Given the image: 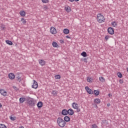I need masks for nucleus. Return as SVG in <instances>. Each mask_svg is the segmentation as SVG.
Returning a JSON list of instances; mask_svg holds the SVG:
<instances>
[{
	"mask_svg": "<svg viewBox=\"0 0 128 128\" xmlns=\"http://www.w3.org/2000/svg\"><path fill=\"white\" fill-rule=\"evenodd\" d=\"M57 124L60 128H64L66 122L62 118H58L57 119Z\"/></svg>",
	"mask_w": 128,
	"mask_h": 128,
	"instance_id": "nucleus-1",
	"label": "nucleus"
},
{
	"mask_svg": "<svg viewBox=\"0 0 128 128\" xmlns=\"http://www.w3.org/2000/svg\"><path fill=\"white\" fill-rule=\"evenodd\" d=\"M104 16L101 14H98L97 15V20L98 22H100V24H102V22H104Z\"/></svg>",
	"mask_w": 128,
	"mask_h": 128,
	"instance_id": "nucleus-2",
	"label": "nucleus"
},
{
	"mask_svg": "<svg viewBox=\"0 0 128 128\" xmlns=\"http://www.w3.org/2000/svg\"><path fill=\"white\" fill-rule=\"evenodd\" d=\"M28 104L30 106H36V100L32 98L28 100Z\"/></svg>",
	"mask_w": 128,
	"mask_h": 128,
	"instance_id": "nucleus-3",
	"label": "nucleus"
},
{
	"mask_svg": "<svg viewBox=\"0 0 128 128\" xmlns=\"http://www.w3.org/2000/svg\"><path fill=\"white\" fill-rule=\"evenodd\" d=\"M72 106L73 108L76 110L77 112H80V109L78 108V104L76 102H73L72 104Z\"/></svg>",
	"mask_w": 128,
	"mask_h": 128,
	"instance_id": "nucleus-4",
	"label": "nucleus"
},
{
	"mask_svg": "<svg viewBox=\"0 0 128 128\" xmlns=\"http://www.w3.org/2000/svg\"><path fill=\"white\" fill-rule=\"evenodd\" d=\"M50 32L52 34H56V28H54L53 26L51 27L50 29Z\"/></svg>",
	"mask_w": 128,
	"mask_h": 128,
	"instance_id": "nucleus-5",
	"label": "nucleus"
},
{
	"mask_svg": "<svg viewBox=\"0 0 128 128\" xmlns=\"http://www.w3.org/2000/svg\"><path fill=\"white\" fill-rule=\"evenodd\" d=\"M108 32L110 34H114V28L112 27H109L108 29Z\"/></svg>",
	"mask_w": 128,
	"mask_h": 128,
	"instance_id": "nucleus-6",
	"label": "nucleus"
},
{
	"mask_svg": "<svg viewBox=\"0 0 128 128\" xmlns=\"http://www.w3.org/2000/svg\"><path fill=\"white\" fill-rule=\"evenodd\" d=\"M85 90H86L87 92L89 94H94L92 90L88 86H86Z\"/></svg>",
	"mask_w": 128,
	"mask_h": 128,
	"instance_id": "nucleus-7",
	"label": "nucleus"
},
{
	"mask_svg": "<svg viewBox=\"0 0 128 128\" xmlns=\"http://www.w3.org/2000/svg\"><path fill=\"white\" fill-rule=\"evenodd\" d=\"M0 94L4 96H6V94H8V92L4 89H1L0 90Z\"/></svg>",
	"mask_w": 128,
	"mask_h": 128,
	"instance_id": "nucleus-8",
	"label": "nucleus"
},
{
	"mask_svg": "<svg viewBox=\"0 0 128 128\" xmlns=\"http://www.w3.org/2000/svg\"><path fill=\"white\" fill-rule=\"evenodd\" d=\"M38 82L34 80V84L32 85V88H38Z\"/></svg>",
	"mask_w": 128,
	"mask_h": 128,
	"instance_id": "nucleus-9",
	"label": "nucleus"
},
{
	"mask_svg": "<svg viewBox=\"0 0 128 128\" xmlns=\"http://www.w3.org/2000/svg\"><path fill=\"white\" fill-rule=\"evenodd\" d=\"M62 116H66L68 114V110L66 109H64L62 110Z\"/></svg>",
	"mask_w": 128,
	"mask_h": 128,
	"instance_id": "nucleus-10",
	"label": "nucleus"
},
{
	"mask_svg": "<svg viewBox=\"0 0 128 128\" xmlns=\"http://www.w3.org/2000/svg\"><path fill=\"white\" fill-rule=\"evenodd\" d=\"M8 78H10V80H14V79L15 76L14 74L12 73H10L8 74Z\"/></svg>",
	"mask_w": 128,
	"mask_h": 128,
	"instance_id": "nucleus-11",
	"label": "nucleus"
},
{
	"mask_svg": "<svg viewBox=\"0 0 128 128\" xmlns=\"http://www.w3.org/2000/svg\"><path fill=\"white\" fill-rule=\"evenodd\" d=\"M68 114H70V116H72L74 112V110L72 108H70L68 110Z\"/></svg>",
	"mask_w": 128,
	"mask_h": 128,
	"instance_id": "nucleus-12",
	"label": "nucleus"
},
{
	"mask_svg": "<svg viewBox=\"0 0 128 128\" xmlns=\"http://www.w3.org/2000/svg\"><path fill=\"white\" fill-rule=\"evenodd\" d=\"M39 63H40V64L41 66H44V64H46V61L42 60H40Z\"/></svg>",
	"mask_w": 128,
	"mask_h": 128,
	"instance_id": "nucleus-13",
	"label": "nucleus"
},
{
	"mask_svg": "<svg viewBox=\"0 0 128 128\" xmlns=\"http://www.w3.org/2000/svg\"><path fill=\"white\" fill-rule=\"evenodd\" d=\"M37 106L38 108H42V102H39L37 104Z\"/></svg>",
	"mask_w": 128,
	"mask_h": 128,
	"instance_id": "nucleus-14",
	"label": "nucleus"
},
{
	"mask_svg": "<svg viewBox=\"0 0 128 128\" xmlns=\"http://www.w3.org/2000/svg\"><path fill=\"white\" fill-rule=\"evenodd\" d=\"M64 120L68 122H70V118L68 116H66L65 117H64Z\"/></svg>",
	"mask_w": 128,
	"mask_h": 128,
	"instance_id": "nucleus-15",
	"label": "nucleus"
},
{
	"mask_svg": "<svg viewBox=\"0 0 128 128\" xmlns=\"http://www.w3.org/2000/svg\"><path fill=\"white\" fill-rule=\"evenodd\" d=\"M24 102H26V98H24V97H22L20 98V104H23Z\"/></svg>",
	"mask_w": 128,
	"mask_h": 128,
	"instance_id": "nucleus-16",
	"label": "nucleus"
},
{
	"mask_svg": "<svg viewBox=\"0 0 128 128\" xmlns=\"http://www.w3.org/2000/svg\"><path fill=\"white\" fill-rule=\"evenodd\" d=\"M111 24L112 26H114V28H116L118 26V22H116L114 21L111 23Z\"/></svg>",
	"mask_w": 128,
	"mask_h": 128,
	"instance_id": "nucleus-17",
	"label": "nucleus"
},
{
	"mask_svg": "<svg viewBox=\"0 0 128 128\" xmlns=\"http://www.w3.org/2000/svg\"><path fill=\"white\" fill-rule=\"evenodd\" d=\"M20 14L21 16H26V12L24 11H20Z\"/></svg>",
	"mask_w": 128,
	"mask_h": 128,
	"instance_id": "nucleus-18",
	"label": "nucleus"
},
{
	"mask_svg": "<svg viewBox=\"0 0 128 128\" xmlns=\"http://www.w3.org/2000/svg\"><path fill=\"white\" fill-rule=\"evenodd\" d=\"M51 94H52L54 96H56L58 94V93L56 92V90H52Z\"/></svg>",
	"mask_w": 128,
	"mask_h": 128,
	"instance_id": "nucleus-19",
	"label": "nucleus"
},
{
	"mask_svg": "<svg viewBox=\"0 0 128 128\" xmlns=\"http://www.w3.org/2000/svg\"><path fill=\"white\" fill-rule=\"evenodd\" d=\"M99 80L102 82H106V80L102 76H100Z\"/></svg>",
	"mask_w": 128,
	"mask_h": 128,
	"instance_id": "nucleus-20",
	"label": "nucleus"
},
{
	"mask_svg": "<svg viewBox=\"0 0 128 128\" xmlns=\"http://www.w3.org/2000/svg\"><path fill=\"white\" fill-rule=\"evenodd\" d=\"M65 10L67 12H70V7L68 6V7H65Z\"/></svg>",
	"mask_w": 128,
	"mask_h": 128,
	"instance_id": "nucleus-21",
	"label": "nucleus"
},
{
	"mask_svg": "<svg viewBox=\"0 0 128 128\" xmlns=\"http://www.w3.org/2000/svg\"><path fill=\"white\" fill-rule=\"evenodd\" d=\"M6 42L7 44H9V46H12V42L10 40H6Z\"/></svg>",
	"mask_w": 128,
	"mask_h": 128,
	"instance_id": "nucleus-22",
	"label": "nucleus"
},
{
	"mask_svg": "<svg viewBox=\"0 0 128 128\" xmlns=\"http://www.w3.org/2000/svg\"><path fill=\"white\" fill-rule=\"evenodd\" d=\"M94 102H96V104H100V100L96 98L94 100Z\"/></svg>",
	"mask_w": 128,
	"mask_h": 128,
	"instance_id": "nucleus-23",
	"label": "nucleus"
},
{
	"mask_svg": "<svg viewBox=\"0 0 128 128\" xmlns=\"http://www.w3.org/2000/svg\"><path fill=\"white\" fill-rule=\"evenodd\" d=\"M63 32L64 34H68L70 32V30H68V29L66 28V29H64Z\"/></svg>",
	"mask_w": 128,
	"mask_h": 128,
	"instance_id": "nucleus-24",
	"label": "nucleus"
},
{
	"mask_svg": "<svg viewBox=\"0 0 128 128\" xmlns=\"http://www.w3.org/2000/svg\"><path fill=\"white\" fill-rule=\"evenodd\" d=\"M81 56H84V58H86V56H88V55L86 54V52H83L82 54H81Z\"/></svg>",
	"mask_w": 128,
	"mask_h": 128,
	"instance_id": "nucleus-25",
	"label": "nucleus"
},
{
	"mask_svg": "<svg viewBox=\"0 0 128 128\" xmlns=\"http://www.w3.org/2000/svg\"><path fill=\"white\" fill-rule=\"evenodd\" d=\"M94 93L95 96H98V94H100V92L96 90H94Z\"/></svg>",
	"mask_w": 128,
	"mask_h": 128,
	"instance_id": "nucleus-26",
	"label": "nucleus"
},
{
	"mask_svg": "<svg viewBox=\"0 0 128 128\" xmlns=\"http://www.w3.org/2000/svg\"><path fill=\"white\" fill-rule=\"evenodd\" d=\"M52 44L54 48H58V43L53 42Z\"/></svg>",
	"mask_w": 128,
	"mask_h": 128,
	"instance_id": "nucleus-27",
	"label": "nucleus"
},
{
	"mask_svg": "<svg viewBox=\"0 0 128 128\" xmlns=\"http://www.w3.org/2000/svg\"><path fill=\"white\" fill-rule=\"evenodd\" d=\"M21 22H22V24H26V20H24V18H22L21 19Z\"/></svg>",
	"mask_w": 128,
	"mask_h": 128,
	"instance_id": "nucleus-28",
	"label": "nucleus"
},
{
	"mask_svg": "<svg viewBox=\"0 0 128 128\" xmlns=\"http://www.w3.org/2000/svg\"><path fill=\"white\" fill-rule=\"evenodd\" d=\"M56 80H60V76L57 74L55 76Z\"/></svg>",
	"mask_w": 128,
	"mask_h": 128,
	"instance_id": "nucleus-29",
	"label": "nucleus"
},
{
	"mask_svg": "<svg viewBox=\"0 0 128 128\" xmlns=\"http://www.w3.org/2000/svg\"><path fill=\"white\" fill-rule=\"evenodd\" d=\"M92 79L91 78L88 77L87 82H92Z\"/></svg>",
	"mask_w": 128,
	"mask_h": 128,
	"instance_id": "nucleus-30",
	"label": "nucleus"
},
{
	"mask_svg": "<svg viewBox=\"0 0 128 128\" xmlns=\"http://www.w3.org/2000/svg\"><path fill=\"white\" fill-rule=\"evenodd\" d=\"M0 128H6V126L4 124H0Z\"/></svg>",
	"mask_w": 128,
	"mask_h": 128,
	"instance_id": "nucleus-31",
	"label": "nucleus"
},
{
	"mask_svg": "<svg viewBox=\"0 0 128 128\" xmlns=\"http://www.w3.org/2000/svg\"><path fill=\"white\" fill-rule=\"evenodd\" d=\"M92 128H98V126H96V124H92Z\"/></svg>",
	"mask_w": 128,
	"mask_h": 128,
	"instance_id": "nucleus-32",
	"label": "nucleus"
},
{
	"mask_svg": "<svg viewBox=\"0 0 128 128\" xmlns=\"http://www.w3.org/2000/svg\"><path fill=\"white\" fill-rule=\"evenodd\" d=\"M10 120H16V118L10 116Z\"/></svg>",
	"mask_w": 128,
	"mask_h": 128,
	"instance_id": "nucleus-33",
	"label": "nucleus"
},
{
	"mask_svg": "<svg viewBox=\"0 0 128 128\" xmlns=\"http://www.w3.org/2000/svg\"><path fill=\"white\" fill-rule=\"evenodd\" d=\"M111 36H105V40H108V38H110Z\"/></svg>",
	"mask_w": 128,
	"mask_h": 128,
	"instance_id": "nucleus-34",
	"label": "nucleus"
},
{
	"mask_svg": "<svg viewBox=\"0 0 128 128\" xmlns=\"http://www.w3.org/2000/svg\"><path fill=\"white\" fill-rule=\"evenodd\" d=\"M17 80H18V82H22V78H20V76H18L17 77Z\"/></svg>",
	"mask_w": 128,
	"mask_h": 128,
	"instance_id": "nucleus-35",
	"label": "nucleus"
},
{
	"mask_svg": "<svg viewBox=\"0 0 128 128\" xmlns=\"http://www.w3.org/2000/svg\"><path fill=\"white\" fill-rule=\"evenodd\" d=\"M108 122V121L106 120H102V124H106Z\"/></svg>",
	"mask_w": 128,
	"mask_h": 128,
	"instance_id": "nucleus-36",
	"label": "nucleus"
},
{
	"mask_svg": "<svg viewBox=\"0 0 128 128\" xmlns=\"http://www.w3.org/2000/svg\"><path fill=\"white\" fill-rule=\"evenodd\" d=\"M42 2H44V4H48V0H42Z\"/></svg>",
	"mask_w": 128,
	"mask_h": 128,
	"instance_id": "nucleus-37",
	"label": "nucleus"
},
{
	"mask_svg": "<svg viewBox=\"0 0 128 128\" xmlns=\"http://www.w3.org/2000/svg\"><path fill=\"white\" fill-rule=\"evenodd\" d=\"M118 78H122V73H120V72H118Z\"/></svg>",
	"mask_w": 128,
	"mask_h": 128,
	"instance_id": "nucleus-38",
	"label": "nucleus"
},
{
	"mask_svg": "<svg viewBox=\"0 0 128 128\" xmlns=\"http://www.w3.org/2000/svg\"><path fill=\"white\" fill-rule=\"evenodd\" d=\"M13 88H14V90H18V88H16V86H13Z\"/></svg>",
	"mask_w": 128,
	"mask_h": 128,
	"instance_id": "nucleus-39",
	"label": "nucleus"
},
{
	"mask_svg": "<svg viewBox=\"0 0 128 128\" xmlns=\"http://www.w3.org/2000/svg\"><path fill=\"white\" fill-rule=\"evenodd\" d=\"M5 28H6V27L4 26H2H2H1V28H2V30H4Z\"/></svg>",
	"mask_w": 128,
	"mask_h": 128,
	"instance_id": "nucleus-40",
	"label": "nucleus"
},
{
	"mask_svg": "<svg viewBox=\"0 0 128 128\" xmlns=\"http://www.w3.org/2000/svg\"><path fill=\"white\" fill-rule=\"evenodd\" d=\"M119 82L120 83V84H123L124 83V81L122 80H120Z\"/></svg>",
	"mask_w": 128,
	"mask_h": 128,
	"instance_id": "nucleus-41",
	"label": "nucleus"
},
{
	"mask_svg": "<svg viewBox=\"0 0 128 128\" xmlns=\"http://www.w3.org/2000/svg\"><path fill=\"white\" fill-rule=\"evenodd\" d=\"M44 10H46V9L48 8V7L46 6H44Z\"/></svg>",
	"mask_w": 128,
	"mask_h": 128,
	"instance_id": "nucleus-42",
	"label": "nucleus"
},
{
	"mask_svg": "<svg viewBox=\"0 0 128 128\" xmlns=\"http://www.w3.org/2000/svg\"><path fill=\"white\" fill-rule=\"evenodd\" d=\"M66 38H70V37L69 36H66Z\"/></svg>",
	"mask_w": 128,
	"mask_h": 128,
	"instance_id": "nucleus-43",
	"label": "nucleus"
},
{
	"mask_svg": "<svg viewBox=\"0 0 128 128\" xmlns=\"http://www.w3.org/2000/svg\"><path fill=\"white\" fill-rule=\"evenodd\" d=\"M70 2H74V0H69Z\"/></svg>",
	"mask_w": 128,
	"mask_h": 128,
	"instance_id": "nucleus-44",
	"label": "nucleus"
},
{
	"mask_svg": "<svg viewBox=\"0 0 128 128\" xmlns=\"http://www.w3.org/2000/svg\"><path fill=\"white\" fill-rule=\"evenodd\" d=\"M19 128H24V126H21Z\"/></svg>",
	"mask_w": 128,
	"mask_h": 128,
	"instance_id": "nucleus-45",
	"label": "nucleus"
},
{
	"mask_svg": "<svg viewBox=\"0 0 128 128\" xmlns=\"http://www.w3.org/2000/svg\"><path fill=\"white\" fill-rule=\"evenodd\" d=\"M2 104L0 103V108H2Z\"/></svg>",
	"mask_w": 128,
	"mask_h": 128,
	"instance_id": "nucleus-46",
	"label": "nucleus"
},
{
	"mask_svg": "<svg viewBox=\"0 0 128 128\" xmlns=\"http://www.w3.org/2000/svg\"><path fill=\"white\" fill-rule=\"evenodd\" d=\"M84 62H86V59H84Z\"/></svg>",
	"mask_w": 128,
	"mask_h": 128,
	"instance_id": "nucleus-47",
	"label": "nucleus"
},
{
	"mask_svg": "<svg viewBox=\"0 0 128 128\" xmlns=\"http://www.w3.org/2000/svg\"><path fill=\"white\" fill-rule=\"evenodd\" d=\"M108 96L109 97H110V94H108Z\"/></svg>",
	"mask_w": 128,
	"mask_h": 128,
	"instance_id": "nucleus-48",
	"label": "nucleus"
},
{
	"mask_svg": "<svg viewBox=\"0 0 128 128\" xmlns=\"http://www.w3.org/2000/svg\"><path fill=\"white\" fill-rule=\"evenodd\" d=\"M75 0V2H78L80 0H74V1Z\"/></svg>",
	"mask_w": 128,
	"mask_h": 128,
	"instance_id": "nucleus-49",
	"label": "nucleus"
},
{
	"mask_svg": "<svg viewBox=\"0 0 128 128\" xmlns=\"http://www.w3.org/2000/svg\"><path fill=\"white\" fill-rule=\"evenodd\" d=\"M107 106H110V104H108Z\"/></svg>",
	"mask_w": 128,
	"mask_h": 128,
	"instance_id": "nucleus-50",
	"label": "nucleus"
}]
</instances>
